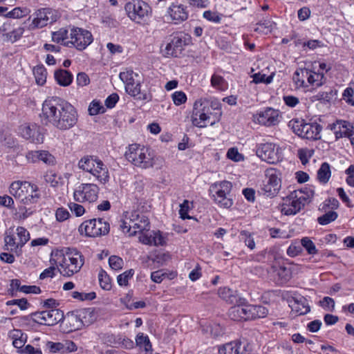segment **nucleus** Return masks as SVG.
<instances>
[{"label": "nucleus", "mask_w": 354, "mask_h": 354, "mask_svg": "<svg viewBox=\"0 0 354 354\" xmlns=\"http://www.w3.org/2000/svg\"><path fill=\"white\" fill-rule=\"evenodd\" d=\"M44 180L52 187H56L62 185V178L53 171H48L44 176Z\"/></svg>", "instance_id": "36"}, {"label": "nucleus", "mask_w": 354, "mask_h": 354, "mask_svg": "<svg viewBox=\"0 0 354 354\" xmlns=\"http://www.w3.org/2000/svg\"><path fill=\"white\" fill-rule=\"evenodd\" d=\"M228 315L234 321L243 320L242 305H236L230 308Z\"/></svg>", "instance_id": "41"}, {"label": "nucleus", "mask_w": 354, "mask_h": 354, "mask_svg": "<svg viewBox=\"0 0 354 354\" xmlns=\"http://www.w3.org/2000/svg\"><path fill=\"white\" fill-rule=\"evenodd\" d=\"M281 118V114L278 109L266 107L253 114L252 120L255 124L266 127H272L278 125Z\"/></svg>", "instance_id": "15"}, {"label": "nucleus", "mask_w": 354, "mask_h": 354, "mask_svg": "<svg viewBox=\"0 0 354 354\" xmlns=\"http://www.w3.org/2000/svg\"><path fill=\"white\" fill-rule=\"evenodd\" d=\"M71 296L73 298L75 299H78L80 301H91L96 297V294L95 292H91L88 293L86 292H80L77 291H74L71 293Z\"/></svg>", "instance_id": "48"}, {"label": "nucleus", "mask_w": 354, "mask_h": 354, "mask_svg": "<svg viewBox=\"0 0 354 354\" xmlns=\"http://www.w3.org/2000/svg\"><path fill=\"white\" fill-rule=\"evenodd\" d=\"M57 19V12L50 8H41L37 10L32 15L31 24L29 28L31 30L41 28L48 25V23H53Z\"/></svg>", "instance_id": "19"}, {"label": "nucleus", "mask_w": 354, "mask_h": 354, "mask_svg": "<svg viewBox=\"0 0 354 354\" xmlns=\"http://www.w3.org/2000/svg\"><path fill=\"white\" fill-rule=\"evenodd\" d=\"M110 267L115 270H120L123 268L124 261L118 256L113 255L109 259Z\"/></svg>", "instance_id": "50"}, {"label": "nucleus", "mask_w": 354, "mask_h": 354, "mask_svg": "<svg viewBox=\"0 0 354 354\" xmlns=\"http://www.w3.org/2000/svg\"><path fill=\"white\" fill-rule=\"evenodd\" d=\"M293 131L299 137L308 140H318L320 138L322 127L317 123H305L302 120L290 121Z\"/></svg>", "instance_id": "14"}, {"label": "nucleus", "mask_w": 354, "mask_h": 354, "mask_svg": "<svg viewBox=\"0 0 354 354\" xmlns=\"http://www.w3.org/2000/svg\"><path fill=\"white\" fill-rule=\"evenodd\" d=\"M353 126L350 122L344 120H337L331 125V130L334 131L336 139L343 137H349L353 133Z\"/></svg>", "instance_id": "26"}, {"label": "nucleus", "mask_w": 354, "mask_h": 354, "mask_svg": "<svg viewBox=\"0 0 354 354\" xmlns=\"http://www.w3.org/2000/svg\"><path fill=\"white\" fill-rule=\"evenodd\" d=\"M257 155L270 164L275 163L279 160L275 145L271 142L260 144L257 149Z\"/></svg>", "instance_id": "21"}, {"label": "nucleus", "mask_w": 354, "mask_h": 354, "mask_svg": "<svg viewBox=\"0 0 354 354\" xmlns=\"http://www.w3.org/2000/svg\"><path fill=\"white\" fill-rule=\"evenodd\" d=\"M141 243L150 245H164L166 243L165 238L160 231H152L149 233H142L139 236Z\"/></svg>", "instance_id": "25"}, {"label": "nucleus", "mask_w": 354, "mask_h": 354, "mask_svg": "<svg viewBox=\"0 0 354 354\" xmlns=\"http://www.w3.org/2000/svg\"><path fill=\"white\" fill-rule=\"evenodd\" d=\"M93 41L91 32L82 28L73 27L70 29L69 40L64 42L68 47H74L78 50H84Z\"/></svg>", "instance_id": "10"}, {"label": "nucleus", "mask_w": 354, "mask_h": 354, "mask_svg": "<svg viewBox=\"0 0 354 354\" xmlns=\"http://www.w3.org/2000/svg\"><path fill=\"white\" fill-rule=\"evenodd\" d=\"M241 344L239 341L230 342L221 346L218 348L219 354H241L243 353L241 350Z\"/></svg>", "instance_id": "29"}, {"label": "nucleus", "mask_w": 354, "mask_h": 354, "mask_svg": "<svg viewBox=\"0 0 354 354\" xmlns=\"http://www.w3.org/2000/svg\"><path fill=\"white\" fill-rule=\"evenodd\" d=\"M211 85L214 88L223 90L225 86V81L223 77L214 74L211 77Z\"/></svg>", "instance_id": "56"}, {"label": "nucleus", "mask_w": 354, "mask_h": 354, "mask_svg": "<svg viewBox=\"0 0 354 354\" xmlns=\"http://www.w3.org/2000/svg\"><path fill=\"white\" fill-rule=\"evenodd\" d=\"M55 256L57 260L62 259L59 261V271L65 277H71L78 272L84 265L83 256L75 249H68L65 254L57 252Z\"/></svg>", "instance_id": "5"}, {"label": "nucleus", "mask_w": 354, "mask_h": 354, "mask_svg": "<svg viewBox=\"0 0 354 354\" xmlns=\"http://www.w3.org/2000/svg\"><path fill=\"white\" fill-rule=\"evenodd\" d=\"M331 176L330 166L328 162H323L317 171V179L323 184L328 182Z\"/></svg>", "instance_id": "32"}, {"label": "nucleus", "mask_w": 354, "mask_h": 354, "mask_svg": "<svg viewBox=\"0 0 354 354\" xmlns=\"http://www.w3.org/2000/svg\"><path fill=\"white\" fill-rule=\"evenodd\" d=\"M68 207L71 212L76 216H81L85 213V208L80 204L74 202H70L68 204Z\"/></svg>", "instance_id": "53"}, {"label": "nucleus", "mask_w": 354, "mask_h": 354, "mask_svg": "<svg viewBox=\"0 0 354 354\" xmlns=\"http://www.w3.org/2000/svg\"><path fill=\"white\" fill-rule=\"evenodd\" d=\"M134 274V270L130 269L123 273L119 274L117 277V282L120 286H127L129 283V280L132 278Z\"/></svg>", "instance_id": "42"}, {"label": "nucleus", "mask_w": 354, "mask_h": 354, "mask_svg": "<svg viewBox=\"0 0 354 354\" xmlns=\"http://www.w3.org/2000/svg\"><path fill=\"white\" fill-rule=\"evenodd\" d=\"M172 100L175 105L180 106L187 101V95L183 91H176L171 95Z\"/></svg>", "instance_id": "54"}, {"label": "nucleus", "mask_w": 354, "mask_h": 354, "mask_svg": "<svg viewBox=\"0 0 354 354\" xmlns=\"http://www.w3.org/2000/svg\"><path fill=\"white\" fill-rule=\"evenodd\" d=\"M241 239L244 241L245 245L251 250L255 248V243L253 238L251 237L250 232L242 231L240 234Z\"/></svg>", "instance_id": "58"}, {"label": "nucleus", "mask_w": 354, "mask_h": 354, "mask_svg": "<svg viewBox=\"0 0 354 354\" xmlns=\"http://www.w3.org/2000/svg\"><path fill=\"white\" fill-rule=\"evenodd\" d=\"M9 192L21 203L28 205L37 203L41 197L38 187L27 181L12 183Z\"/></svg>", "instance_id": "3"}, {"label": "nucleus", "mask_w": 354, "mask_h": 354, "mask_svg": "<svg viewBox=\"0 0 354 354\" xmlns=\"http://www.w3.org/2000/svg\"><path fill=\"white\" fill-rule=\"evenodd\" d=\"M256 28H254V30L256 32H261L264 33H268V32H270L272 28V24L270 21H260L259 23L257 24Z\"/></svg>", "instance_id": "55"}, {"label": "nucleus", "mask_w": 354, "mask_h": 354, "mask_svg": "<svg viewBox=\"0 0 354 354\" xmlns=\"http://www.w3.org/2000/svg\"><path fill=\"white\" fill-rule=\"evenodd\" d=\"M120 79L125 84V90L128 94L133 97H138L139 99L147 100L146 93H142L140 89V81L138 80V75L131 70L121 72L119 75Z\"/></svg>", "instance_id": "13"}, {"label": "nucleus", "mask_w": 354, "mask_h": 354, "mask_svg": "<svg viewBox=\"0 0 354 354\" xmlns=\"http://www.w3.org/2000/svg\"><path fill=\"white\" fill-rule=\"evenodd\" d=\"M55 78L59 85L66 86L72 82L73 75L68 71L59 69L55 72Z\"/></svg>", "instance_id": "31"}, {"label": "nucleus", "mask_w": 354, "mask_h": 354, "mask_svg": "<svg viewBox=\"0 0 354 354\" xmlns=\"http://www.w3.org/2000/svg\"><path fill=\"white\" fill-rule=\"evenodd\" d=\"M41 117L46 124H50L60 131L71 129L78 120L76 109L58 97H50L44 100Z\"/></svg>", "instance_id": "1"}, {"label": "nucleus", "mask_w": 354, "mask_h": 354, "mask_svg": "<svg viewBox=\"0 0 354 354\" xmlns=\"http://www.w3.org/2000/svg\"><path fill=\"white\" fill-rule=\"evenodd\" d=\"M41 130L40 126L35 123H25L19 127V133L26 140L35 144H41L44 139Z\"/></svg>", "instance_id": "20"}, {"label": "nucleus", "mask_w": 354, "mask_h": 354, "mask_svg": "<svg viewBox=\"0 0 354 354\" xmlns=\"http://www.w3.org/2000/svg\"><path fill=\"white\" fill-rule=\"evenodd\" d=\"M30 10L28 8L16 7L11 11L6 12V17L8 18L19 19L28 15Z\"/></svg>", "instance_id": "37"}, {"label": "nucleus", "mask_w": 354, "mask_h": 354, "mask_svg": "<svg viewBox=\"0 0 354 354\" xmlns=\"http://www.w3.org/2000/svg\"><path fill=\"white\" fill-rule=\"evenodd\" d=\"M26 157L32 162L37 160H41L47 165H53L55 163V158L47 151H35L28 153Z\"/></svg>", "instance_id": "28"}, {"label": "nucleus", "mask_w": 354, "mask_h": 354, "mask_svg": "<svg viewBox=\"0 0 354 354\" xmlns=\"http://www.w3.org/2000/svg\"><path fill=\"white\" fill-rule=\"evenodd\" d=\"M120 228L124 234L133 236L137 232L143 233V231H149V221L144 214H139L136 212H126L124 219L122 221Z\"/></svg>", "instance_id": "7"}, {"label": "nucleus", "mask_w": 354, "mask_h": 354, "mask_svg": "<svg viewBox=\"0 0 354 354\" xmlns=\"http://www.w3.org/2000/svg\"><path fill=\"white\" fill-rule=\"evenodd\" d=\"M227 156L228 158L236 162L240 161L243 159L242 154H241L238 151L237 149L235 148L230 149L227 153Z\"/></svg>", "instance_id": "64"}, {"label": "nucleus", "mask_w": 354, "mask_h": 354, "mask_svg": "<svg viewBox=\"0 0 354 354\" xmlns=\"http://www.w3.org/2000/svg\"><path fill=\"white\" fill-rule=\"evenodd\" d=\"M301 245L304 247L309 254H316L318 250L315 243L309 237H304L301 239Z\"/></svg>", "instance_id": "44"}, {"label": "nucleus", "mask_w": 354, "mask_h": 354, "mask_svg": "<svg viewBox=\"0 0 354 354\" xmlns=\"http://www.w3.org/2000/svg\"><path fill=\"white\" fill-rule=\"evenodd\" d=\"M185 40L179 36L174 37L171 41L167 44L163 52L167 57H178L184 49L185 46Z\"/></svg>", "instance_id": "22"}, {"label": "nucleus", "mask_w": 354, "mask_h": 354, "mask_svg": "<svg viewBox=\"0 0 354 354\" xmlns=\"http://www.w3.org/2000/svg\"><path fill=\"white\" fill-rule=\"evenodd\" d=\"M203 17L205 19H207L208 21L214 22V23H219L221 20V17L216 12H212L210 10L205 11L203 13Z\"/></svg>", "instance_id": "63"}, {"label": "nucleus", "mask_w": 354, "mask_h": 354, "mask_svg": "<svg viewBox=\"0 0 354 354\" xmlns=\"http://www.w3.org/2000/svg\"><path fill=\"white\" fill-rule=\"evenodd\" d=\"M167 13L175 24L185 21L188 17L187 7L183 4L171 3Z\"/></svg>", "instance_id": "24"}, {"label": "nucleus", "mask_w": 354, "mask_h": 354, "mask_svg": "<svg viewBox=\"0 0 354 354\" xmlns=\"http://www.w3.org/2000/svg\"><path fill=\"white\" fill-rule=\"evenodd\" d=\"M274 75L272 74L269 76H266L265 74H261L260 73H255L253 75V82L256 84L259 83H266L270 84L273 80Z\"/></svg>", "instance_id": "52"}, {"label": "nucleus", "mask_w": 354, "mask_h": 354, "mask_svg": "<svg viewBox=\"0 0 354 354\" xmlns=\"http://www.w3.org/2000/svg\"><path fill=\"white\" fill-rule=\"evenodd\" d=\"M7 306L17 305L21 310H26L28 308V303L26 299H12L6 302Z\"/></svg>", "instance_id": "62"}, {"label": "nucleus", "mask_w": 354, "mask_h": 354, "mask_svg": "<svg viewBox=\"0 0 354 354\" xmlns=\"http://www.w3.org/2000/svg\"><path fill=\"white\" fill-rule=\"evenodd\" d=\"M124 156L129 162L140 169H149L155 165L156 159L153 152L149 148L140 145H130Z\"/></svg>", "instance_id": "4"}, {"label": "nucleus", "mask_w": 354, "mask_h": 354, "mask_svg": "<svg viewBox=\"0 0 354 354\" xmlns=\"http://www.w3.org/2000/svg\"><path fill=\"white\" fill-rule=\"evenodd\" d=\"M308 88L310 87L318 88L324 85L326 77L324 73L315 72L309 69Z\"/></svg>", "instance_id": "30"}, {"label": "nucleus", "mask_w": 354, "mask_h": 354, "mask_svg": "<svg viewBox=\"0 0 354 354\" xmlns=\"http://www.w3.org/2000/svg\"><path fill=\"white\" fill-rule=\"evenodd\" d=\"M102 184H106L109 180V174L106 166L100 160L93 165L91 171H88Z\"/></svg>", "instance_id": "27"}, {"label": "nucleus", "mask_w": 354, "mask_h": 354, "mask_svg": "<svg viewBox=\"0 0 354 354\" xmlns=\"http://www.w3.org/2000/svg\"><path fill=\"white\" fill-rule=\"evenodd\" d=\"M68 34V31L67 30L61 28L58 31L52 33V40L56 43H64L66 39H69Z\"/></svg>", "instance_id": "47"}, {"label": "nucleus", "mask_w": 354, "mask_h": 354, "mask_svg": "<svg viewBox=\"0 0 354 354\" xmlns=\"http://www.w3.org/2000/svg\"><path fill=\"white\" fill-rule=\"evenodd\" d=\"M337 94V91L329 88L327 91L319 92L316 95L313 96L316 100H323L330 102Z\"/></svg>", "instance_id": "39"}, {"label": "nucleus", "mask_w": 354, "mask_h": 354, "mask_svg": "<svg viewBox=\"0 0 354 354\" xmlns=\"http://www.w3.org/2000/svg\"><path fill=\"white\" fill-rule=\"evenodd\" d=\"M109 223L102 218L86 221L78 228L80 234L91 237L105 235L109 233Z\"/></svg>", "instance_id": "11"}, {"label": "nucleus", "mask_w": 354, "mask_h": 354, "mask_svg": "<svg viewBox=\"0 0 354 354\" xmlns=\"http://www.w3.org/2000/svg\"><path fill=\"white\" fill-rule=\"evenodd\" d=\"M252 319L263 318L268 313V309L262 306L252 305Z\"/></svg>", "instance_id": "45"}, {"label": "nucleus", "mask_w": 354, "mask_h": 354, "mask_svg": "<svg viewBox=\"0 0 354 354\" xmlns=\"http://www.w3.org/2000/svg\"><path fill=\"white\" fill-rule=\"evenodd\" d=\"M50 351L52 353L65 351V345L60 342H48L46 344Z\"/></svg>", "instance_id": "60"}, {"label": "nucleus", "mask_w": 354, "mask_h": 354, "mask_svg": "<svg viewBox=\"0 0 354 354\" xmlns=\"http://www.w3.org/2000/svg\"><path fill=\"white\" fill-rule=\"evenodd\" d=\"M294 307L295 310L299 315H306L310 311V306H308L307 301L305 298H301L295 304Z\"/></svg>", "instance_id": "43"}, {"label": "nucleus", "mask_w": 354, "mask_h": 354, "mask_svg": "<svg viewBox=\"0 0 354 354\" xmlns=\"http://www.w3.org/2000/svg\"><path fill=\"white\" fill-rule=\"evenodd\" d=\"M342 97L346 103L354 106V90L352 88H346L343 93Z\"/></svg>", "instance_id": "59"}, {"label": "nucleus", "mask_w": 354, "mask_h": 354, "mask_svg": "<svg viewBox=\"0 0 354 354\" xmlns=\"http://www.w3.org/2000/svg\"><path fill=\"white\" fill-rule=\"evenodd\" d=\"M100 189L93 183H82L73 192V199L78 203L95 202Z\"/></svg>", "instance_id": "17"}, {"label": "nucleus", "mask_w": 354, "mask_h": 354, "mask_svg": "<svg viewBox=\"0 0 354 354\" xmlns=\"http://www.w3.org/2000/svg\"><path fill=\"white\" fill-rule=\"evenodd\" d=\"M314 191L310 188L297 189L283 198L280 205V211L284 215H295L310 203Z\"/></svg>", "instance_id": "2"}, {"label": "nucleus", "mask_w": 354, "mask_h": 354, "mask_svg": "<svg viewBox=\"0 0 354 354\" xmlns=\"http://www.w3.org/2000/svg\"><path fill=\"white\" fill-rule=\"evenodd\" d=\"M32 320L41 325L54 326L64 319V313L57 308H51L31 314Z\"/></svg>", "instance_id": "18"}, {"label": "nucleus", "mask_w": 354, "mask_h": 354, "mask_svg": "<svg viewBox=\"0 0 354 354\" xmlns=\"http://www.w3.org/2000/svg\"><path fill=\"white\" fill-rule=\"evenodd\" d=\"M57 259H55L53 258H51L50 260V262L51 263V266L45 269L41 274H40V276H39V278L41 279H44L45 278H47V277H53L54 275H55V267L54 266V265L57 264Z\"/></svg>", "instance_id": "51"}, {"label": "nucleus", "mask_w": 354, "mask_h": 354, "mask_svg": "<svg viewBox=\"0 0 354 354\" xmlns=\"http://www.w3.org/2000/svg\"><path fill=\"white\" fill-rule=\"evenodd\" d=\"M265 176L261 192L268 197H273L281 189L279 172L274 168H269L266 170Z\"/></svg>", "instance_id": "16"}, {"label": "nucleus", "mask_w": 354, "mask_h": 354, "mask_svg": "<svg viewBox=\"0 0 354 354\" xmlns=\"http://www.w3.org/2000/svg\"><path fill=\"white\" fill-rule=\"evenodd\" d=\"M308 68H298L293 74L292 80L296 88L303 89L304 91H308V80H309Z\"/></svg>", "instance_id": "23"}, {"label": "nucleus", "mask_w": 354, "mask_h": 354, "mask_svg": "<svg viewBox=\"0 0 354 354\" xmlns=\"http://www.w3.org/2000/svg\"><path fill=\"white\" fill-rule=\"evenodd\" d=\"M98 280L100 287L105 290H109L111 289V282L109 276L107 273L101 270L98 273Z\"/></svg>", "instance_id": "38"}, {"label": "nucleus", "mask_w": 354, "mask_h": 354, "mask_svg": "<svg viewBox=\"0 0 354 354\" xmlns=\"http://www.w3.org/2000/svg\"><path fill=\"white\" fill-rule=\"evenodd\" d=\"M125 10L131 20L137 24H142L149 20L151 8L142 0H131L126 3Z\"/></svg>", "instance_id": "8"}, {"label": "nucleus", "mask_w": 354, "mask_h": 354, "mask_svg": "<svg viewBox=\"0 0 354 354\" xmlns=\"http://www.w3.org/2000/svg\"><path fill=\"white\" fill-rule=\"evenodd\" d=\"M337 218V212L334 211H330L328 212H326L322 216H319L317 218L318 223L320 225H327L332 221H334Z\"/></svg>", "instance_id": "46"}, {"label": "nucleus", "mask_w": 354, "mask_h": 354, "mask_svg": "<svg viewBox=\"0 0 354 354\" xmlns=\"http://www.w3.org/2000/svg\"><path fill=\"white\" fill-rule=\"evenodd\" d=\"M30 239L28 231L24 227L10 228L5 234L3 249L17 257L22 254V248Z\"/></svg>", "instance_id": "6"}, {"label": "nucleus", "mask_w": 354, "mask_h": 354, "mask_svg": "<svg viewBox=\"0 0 354 354\" xmlns=\"http://www.w3.org/2000/svg\"><path fill=\"white\" fill-rule=\"evenodd\" d=\"M55 216L57 221L63 222L69 218L70 214L66 209L59 207L55 212Z\"/></svg>", "instance_id": "61"}, {"label": "nucleus", "mask_w": 354, "mask_h": 354, "mask_svg": "<svg viewBox=\"0 0 354 354\" xmlns=\"http://www.w3.org/2000/svg\"><path fill=\"white\" fill-rule=\"evenodd\" d=\"M33 73L36 82L38 85L42 86L45 84L47 77L46 69L44 66H37L33 68Z\"/></svg>", "instance_id": "35"}, {"label": "nucleus", "mask_w": 354, "mask_h": 354, "mask_svg": "<svg viewBox=\"0 0 354 354\" xmlns=\"http://www.w3.org/2000/svg\"><path fill=\"white\" fill-rule=\"evenodd\" d=\"M232 183L229 181H222L214 183L210 187V192L216 203L220 207L229 208L232 205V200L230 197L232 189Z\"/></svg>", "instance_id": "12"}, {"label": "nucleus", "mask_w": 354, "mask_h": 354, "mask_svg": "<svg viewBox=\"0 0 354 354\" xmlns=\"http://www.w3.org/2000/svg\"><path fill=\"white\" fill-rule=\"evenodd\" d=\"M211 109L208 102L203 99L197 100L194 104L193 113L192 115V124L199 128H203L208 124L213 125L216 120H211Z\"/></svg>", "instance_id": "9"}, {"label": "nucleus", "mask_w": 354, "mask_h": 354, "mask_svg": "<svg viewBox=\"0 0 354 354\" xmlns=\"http://www.w3.org/2000/svg\"><path fill=\"white\" fill-rule=\"evenodd\" d=\"M218 293L219 297L226 302L234 304L237 301V296L235 295L236 292L229 288H220Z\"/></svg>", "instance_id": "34"}, {"label": "nucleus", "mask_w": 354, "mask_h": 354, "mask_svg": "<svg viewBox=\"0 0 354 354\" xmlns=\"http://www.w3.org/2000/svg\"><path fill=\"white\" fill-rule=\"evenodd\" d=\"M88 112L90 115H95L100 113H104V108L101 105L100 102L94 100L89 105Z\"/></svg>", "instance_id": "57"}, {"label": "nucleus", "mask_w": 354, "mask_h": 354, "mask_svg": "<svg viewBox=\"0 0 354 354\" xmlns=\"http://www.w3.org/2000/svg\"><path fill=\"white\" fill-rule=\"evenodd\" d=\"M100 160L93 156H84L78 162L80 169L86 172L91 171L93 165H95Z\"/></svg>", "instance_id": "33"}, {"label": "nucleus", "mask_w": 354, "mask_h": 354, "mask_svg": "<svg viewBox=\"0 0 354 354\" xmlns=\"http://www.w3.org/2000/svg\"><path fill=\"white\" fill-rule=\"evenodd\" d=\"M24 28L22 27H18L12 30L9 29V33L8 37L7 42L14 43L19 40L22 35L24 34Z\"/></svg>", "instance_id": "49"}, {"label": "nucleus", "mask_w": 354, "mask_h": 354, "mask_svg": "<svg viewBox=\"0 0 354 354\" xmlns=\"http://www.w3.org/2000/svg\"><path fill=\"white\" fill-rule=\"evenodd\" d=\"M136 343L139 346H144L145 352L151 351V344L147 335H145L143 333L138 334Z\"/></svg>", "instance_id": "40"}]
</instances>
